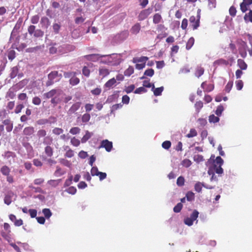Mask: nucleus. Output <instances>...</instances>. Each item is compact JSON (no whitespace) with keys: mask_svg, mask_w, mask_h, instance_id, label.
Returning a JSON list of instances; mask_svg holds the SVG:
<instances>
[{"mask_svg":"<svg viewBox=\"0 0 252 252\" xmlns=\"http://www.w3.org/2000/svg\"><path fill=\"white\" fill-rule=\"evenodd\" d=\"M149 58L147 57L142 56L134 58L132 60L133 63H135V67L137 69L141 70L145 67L146 63Z\"/></svg>","mask_w":252,"mask_h":252,"instance_id":"f03ea898","label":"nucleus"},{"mask_svg":"<svg viewBox=\"0 0 252 252\" xmlns=\"http://www.w3.org/2000/svg\"><path fill=\"white\" fill-rule=\"evenodd\" d=\"M204 68L201 66H198L195 69V75L197 77H199L204 74Z\"/></svg>","mask_w":252,"mask_h":252,"instance_id":"393cba45","label":"nucleus"},{"mask_svg":"<svg viewBox=\"0 0 252 252\" xmlns=\"http://www.w3.org/2000/svg\"><path fill=\"white\" fill-rule=\"evenodd\" d=\"M47 132L45 129H41L37 131V135L39 138L46 136Z\"/></svg>","mask_w":252,"mask_h":252,"instance_id":"72a5a7b5","label":"nucleus"},{"mask_svg":"<svg viewBox=\"0 0 252 252\" xmlns=\"http://www.w3.org/2000/svg\"><path fill=\"white\" fill-rule=\"evenodd\" d=\"M99 171L98 170V168L96 166L92 167L91 170V174L93 176H97L98 175Z\"/></svg>","mask_w":252,"mask_h":252,"instance_id":"bf43d9fd","label":"nucleus"},{"mask_svg":"<svg viewBox=\"0 0 252 252\" xmlns=\"http://www.w3.org/2000/svg\"><path fill=\"white\" fill-rule=\"evenodd\" d=\"M60 162L62 164L68 167H70L71 165V163L70 162V161L65 159H61L60 160Z\"/></svg>","mask_w":252,"mask_h":252,"instance_id":"69168bd1","label":"nucleus"},{"mask_svg":"<svg viewBox=\"0 0 252 252\" xmlns=\"http://www.w3.org/2000/svg\"><path fill=\"white\" fill-rule=\"evenodd\" d=\"M204 186V184L200 182H197L194 186L195 190L198 192H201L202 187Z\"/></svg>","mask_w":252,"mask_h":252,"instance_id":"ea45409f","label":"nucleus"},{"mask_svg":"<svg viewBox=\"0 0 252 252\" xmlns=\"http://www.w3.org/2000/svg\"><path fill=\"white\" fill-rule=\"evenodd\" d=\"M154 70L152 68H149L146 70L144 72V75L149 77H152L154 74Z\"/></svg>","mask_w":252,"mask_h":252,"instance_id":"a18cd8bd","label":"nucleus"},{"mask_svg":"<svg viewBox=\"0 0 252 252\" xmlns=\"http://www.w3.org/2000/svg\"><path fill=\"white\" fill-rule=\"evenodd\" d=\"M220 119L218 117L215 116L214 115H211L209 117L210 123H216L219 121Z\"/></svg>","mask_w":252,"mask_h":252,"instance_id":"a19ab883","label":"nucleus"},{"mask_svg":"<svg viewBox=\"0 0 252 252\" xmlns=\"http://www.w3.org/2000/svg\"><path fill=\"white\" fill-rule=\"evenodd\" d=\"M116 83V80L114 78H113L109 80L105 83V84H104V87L106 88L110 89V88L112 87V86L114 85Z\"/></svg>","mask_w":252,"mask_h":252,"instance_id":"cd10ccee","label":"nucleus"},{"mask_svg":"<svg viewBox=\"0 0 252 252\" xmlns=\"http://www.w3.org/2000/svg\"><path fill=\"white\" fill-rule=\"evenodd\" d=\"M200 18L199 15H198L197 17L191 16L189 18V22L193 30H196L199 27Z\"/></svg>","mask_w":252,"mask_h":252,"instance_id":"39448f33","label":"nucleus"},{"mask_svg":"<svg viewBox=\"0 0 252 252\" xmlns=\"http://www.w3.org/2000/svg\"><path fill=\"white\" fill-rule=\"evenodd\" d=\"M53 138L50 136H45L43 139V144L46 146H50L53 143Z\"/></svg>","mask_w":252,"mask_h":252,"instance_id":"bb28decb","label":"nucleus"},{"mask_svg":"<svg viewBox=\"0 0 252 252\" xmlns=\"http://www.w3.org/2000/svg\"><path fill=\"white\" fill-rule=\"evenodd\" d=\"M59 76L58 72L57 71H53L50 72L48 75V80L46 82V85L49 86L54 83V80Z\"/></svg>","mask_w":252,"mask_h":252,"instance_id":"9d476101","label":"nucleus"},{"mask_svg":"<svg viewBox=\"0 0 252 252\" xmlns=\"http://www.w3.org/2000/svg\"><path fill=\"white\" fill-rule=\"evenodd\" d=\"M194 43V38L192 37L189 38L187 43V44H186V49L187 50H189L192 47V46L193 45Z\"/></svg>","mask_w":252,"mask_h":252,"instance_id":"7c9ffc66","label":"nucleus"},{"mask_svg":"<svg viewBox=\"0 0 252 252\" xmlns=\"http://www.w3.org/2000/svg\"><path fill=\"white\" fill-rule=\"evenodd\" d=\"M18 72V67L17 66L13 67L12 68V71H11V72L10 75L11 78H15L17 76Z\"/></svg>","mask_w":252,"mask_h":252,"instance_id":"37998d69","label":"nucleus"},{"mask_svg":"<svg viewBox=\"0 0 252 252\" xmlns=\"http://www.w3.org/2000/svg\"><path fill=\"white\" fill-rule=\"evenodd\" d=\"M15 195L14 192L11 190L8 191L5 195L4 197V202L5 204L9 205L12 202V199Z\"/></svg>","mask_w":252,"mask_h":252,"instance_id":"9b49d317","label":"nucleus"},{"mask_svg":"<svg viewBox=\"0 0 252 252\" xmlns=\"http://www.w3.org/2000/svg\"><path fill=\"white\" fill-rule=\"evenodd\" d=\"M63 130L62 128L59 127H55L52 130L53 133L56 135L61 134L63 133Z\"/></svg>","mask_w":252,"mask_h":252,"instance_id":"5fc2aeb1","label":"nucleus"},{"mask_svg":"<svg viewBox=\"0 0 252 252\" xmlns=\"http://www.w3.org/2000/svg\"><path fill=\"white\" fill-rule=\"evenodd\" d=\"M141 29V25L139 23H137L134 24L130 29V32L133 34H137L139 33Z\"/></svg>","mask_w":252,"mask_h":252,"instance_id":"f3484780","label":"nucleus"},{"mask_svg":"<svg viewBox=\"0 0 252 252\" xmlns=\"http://www.w3.org/2000/svg\"><path fill=\"white\" fill-rule=\"evenodd\" d=\"M91 119V115L89 113H85L82 116L81 120L83 123H87Z\"/></svg>","mask_w":252,"mask_h":252,"instance_id":"e433bc0d","label":"nucleus"},{"mask_svg":"<svg viewBox=\"0 0 252 252\" xmlns=\"http://www.w3.org/2000/svg\"><path fill=\"white\" fill-rule=\"evenodd\" d=\"M162 18L161 15L159 13H156L153 16V23L158 24L162 22Z\"/></svg>","mask_w":252,"mask_h":252,"instance_id":"4be33fe9","label":"nucleus"},{"mask_svg":"<svg viewBox=\"0 0 252 252\" xmlns=\"http://www.w3.org/2000/svg\"><path fill=\"white\" fill-rule=\"evenodd\" d=\"M193 160L199 163L200 162H201L204 160L203 157L202 155H194L193 157Z\"/></svg>","mask_w":252,"mask_h":252,"instance_id":"3c124183","label":"nucleus"},{"mask_svg":"<svg viewBox=\"0 0 252 252\" xmlns=\"http://www.w3.org/2000/svg\"><path fill=\"white\" fill-rule=\"evenodd\" d=\"M81 105V102H77L73 104L67 111V114L69 115H71L74 114L77 111H78L80 108Z\"/></svg>","mask_w":252,"mask_h":252,"instance_id":"f8f14e48","label":"nucleus"},{"mask_svg":"<svg viewBox=\"0 0 252 252\" xmlns=\"http://www.w3.org/2000/svg\"><path fill=\"white\" fill-rule=\"evenodd\" d=\"M237 65L241 70H246L248 67L247 63L242 59H238L237 60Z\"/></svg>","mask_w":252,"mask_h":252,"instance_id":"aec40b11","label":"nucleus"},{"mask_svg":"<svg viewBox=\"0 0 252 252\" xmlns=\"http://www.w3.org/2000/svg\"><path fill=\"white\" fill-rule=\"evenodd\" d=\"M70 143L73 146L77 147L80 145V141L76 137H73L71 139Z\"/></svg>","mask_w":252,"mask_h":252,"instance_id":"79ce46f5","label":"nucleus"},{"mask_svg":"<svg viewBox=\"0 0 252 252\" xmlns=\"http://www.w3.org/2000/svg\"><path fill=\"white\" fill-rule=\"evenodd\" d=\"M79 82V79L76 77V76H74L73 77H71L69 80V83L72 85H76L78 84Z\"/></svg>","mask_w":252,"mask_h":252,"instance_id":"4c0bfd02","label":"nucleus"},{"mask_svg":"<svg viewBox=\"0 0 252 252\" xmlns=\"http://www.w3.org/2000/svg\"><path fill=\"white\" fill-rule=\"evenodd\" d=\"M113 147V144L112 142L108 140H103L101 142L100 148H104L108 152H110Z\"/></svg>","mask_w":252,"mask_h":252,"instance_id":"1a4fd4ad","label":"nucleus"},{"mask_svg":"<svg viewBox=\"0 0 252 252\" xmlns=\"http://www.w3.org/2000/svg\"><path fill=\"white\" fill-rule=\"evenodd\" d=\"M56 94V89H52L47 93L44 94L43 96L45 98H53Z\"/></svg>","mask_w":252,"mask_h":252,"instance_id":"b1692460","label":"nucleus"},{"mask_svg":"<svg viewBox=\"0 0 252 252\" xmlns=\"http://www.w3.org/2000/svg\"><path fill=\"white\" fill-rule=\"evenodd\" d=\"M93 135V133L89 132V131H86L85 134L82 138L81 141L82 143H84L86 142Z\"/></svg>","mask_w":252,"mask_h":252,"instance_id":"c85d7f7f","label":"nucleus"},{"mask_svg":"<svg viewBox=\"0 0 252 252\" xmlns=\"http://www.w3.org/2000/svg\"><path fill=\"white\" fill-rule=\"evenodd\" d=\"M134 89H135V86H134V85L132 84V85H131L126 87L125 89V91L127 94H129V93H131L132 92H133V90H134Z\"/></svg>","mask_w":252,"mask_h":252,"instance_id":"774afa93","label":"nucleus"},{"mask_svg":"<svg viewBox=\"0 0 252 252\" xmlns=\"http://www.w3.org/2000/svg\"><path fill=\"white\" fill-rule=\"evenodd\" d=\"M236 87L239 91L242 90L243 87V82L242 80H239L235 82Z\"/></svg>","mask_w":252,"mask_h":252,"instance_id":"4d7b16f0","label":"nucleus"},{"mask_svg":"<svg viewBox=\"0 0 252 252\" xmlns=\"http://www.w3.org/2000/svg\"><path fill=\"white\" fill-rule=\"evenodd\" d=\"M183 208V204L181 203H178L173 208L175 213H179Z\"/></svg>","mask_w":252,"mask_h":252,"instance_id":"8fccbe9b","label":"nucleus"},{"mask_svg":"<svg viewBox=\"0 0 252 252\" xmlns=\"http://www.w3.org/2000/svg\"><path fill=\"white\" fill-rule=\"evenodd\" d=\"M80 131V129L78 127H72L69 130V132L73 135L78 134Z\"/></svg>","mask_w":252,"mask_h":252,"instance_id":"680f3d73","label":"nucleus"},{"mask_svg":"<svg viewBox=\"0 0 252 252\" xmlns=\"http://www.w3.org/2000/svg\"><path fill=\"white\" fill-rule=\"evenodd\" d=\"M22 22H23V20L22 18H19L16 24H15L12 32H11V36L10 37V40H11L13 38V36H16L17 35V34L18 33V31L22 26Z\"/></svg>","mask_w":252,"mask_h":252,"instance_id":"0eeeda50","label":"nucleus"},{"mask_svg":"<svg viewBox=\"0 0 252 252\" xmlns=\"http://www.w3.org/2000/svg\"><path fill=\"white\" fill-rule=\"evenodd\" d=\"M244 20L246 21H250L252 22V10H250L249 12L247 14H246L244 16Z\"/></svg>","mask_w":252,"mask_h":252,"instance_id":"09e8293b","label":"nucleus"},{"mask_svg":"<svg viewBox=\"0 0 252 252\" xmlns=\"http://www.w3.org/2000/svg\"><path fill=\"white\" fill-rule=\"evenodd\" d=\"M198 215L199 212L196 210H194L190 217H187L184 219V223L188 226H191L193 224V221L198 218Z\"/></svg>","mask_w":252,"mask_h":252,"instance_id":"20e7f679","label":"nucleus"},{"mask_svg":"<svg viewBox=\"0 0 252 252\" xmlns=\"http://www.w3.org/2000/svg\"><path fill=\"white\" fill-rule=\"evenodd\" d=\"M152 9L151 8H148L147 9L142 10L140 11L138 16V20L141 21L145 20L152 13Z\"/></svg>","mask_w":252,"mask_h":252,"instance_id":"423d86ee","label":"nucleus"},{"mask_svg":"<svg viewBox=\"0 0 252 252\" xmlns=\"http://www.w3.org/2000/svg\"><path fill=\"white\" fill-rule=\"evenodd\" d=\"M65 191L69 194H74L76 192V189L74 187H70Z\"/></svg>","mask_w":252,"mask_h":252,"instance_id":"0e129e2a","label":"nucleus"},{"mask_svg":"<svg viewBox=\"0 0 252 252\" xmlns=\"http://www.w3.org/2000/svg\"><path fill=\"white\" fill-rule=\"evenodd\" d=\"M185 179L183 176H180L177 180V185L179 187H182L184 185Z\"/></svg>","mask_w":252,"mask_h":252,"instance_id":"c03bdc74","label":"nucleus"},{"mask_svg":"<svg viewBox=\"0 0 252 252\" xmlns=\"http://www.w3.org/2000/svg\"><path fill=\"white\" fill-rule=\"evenodd\" d=\"M195 108L197 112H199L200 109L203 107V104L201 101H197L194 105Z\"/></svg>","mask_w":252,"mask_h":252,"instance_id":"de8ad7c7","label":"nucleus"},{"mask_svg":"<svg viewBox=\"0 0 252 252\" xmlns=\"http://www.w3.org/2000/svg\"><path fill=\"white\" fill-rule=\"evenodd\" d=\"M65 95L63 91L60 89H56V94L51 100V103L56 105L58 103L61 102Z\"/></svg>","mask_w":252,"mask_h":252,"instance_id":"7ed1b4c3","label":"nucleus"},{"mask_svg":"<svg viewBox=\"0 0 252 252\" xmlns=\"http://www.w3.org/2000/svg\"><path fill=\"white\" fill-rule=\"evenodd\" d=\"M252 4V0H243L240 3V9L243 13L246 12L248 10V7Z\"/></svg>","mask_w":252,"mask_h":252,"instance_id":"ddd939ff","label":"nucleus"},{"mask_svg":"<svg viewBox=\"0 0 252 252\" xmlns=\"http://www.w3.org/2000/svg\"><path fill=\"white\" fill-rule=\"evenodd\" d=\"M186 196L187 197V199L189 201H191L194 199V194L191 191L188 192Z\"/></svg>","mask_w":252,"mask_h":252,"instance_id":"864d4df0","label":"nucleus"},{"mask_svg":"<svg viewBox=\"0 0 252 252\" xmlns=\"http://www.w3.org/2000/svg\"><path fill=\"white\" fill-rule=\"evenodd\" d=\"M0 233L4 239L10 242L12 236L10 225L7 222H4L3 224V229L0 231Z\"/></svg>","mask_w":252,"mask_h":252,"instance_id":"f257e3e1","label":"nucleus"},{"mask_svg":"<svg viewBox=\"0 0 252 252\" xmlns=\"http://www.w3.org/2000/svg\"><path fill=\"white\" fill-rule=\"evenodd\" d=\"M247 46L246 42L242 41V47L239 48V53L241 56L243 58H245L247 57V53L246 50V47Z\"/></svg>","mask_w":252,"mask_h":252,"instance_id":"4468645a","label":"nucleus"},{"mask_svg":"<svg viewBox=\"0 0 252 252\" xmlns=\"http://www.w3.org/2000/svg\"><path fill=\"white\" fill-rule=\"evenodd\" d=\"M163 89V87H160L156 89L154 88V89H152V90H153L154 94L155 96H159L161 94Z\"/></svg>","mask_w":252,"mask_h":252,"instance_id":"2f4dec72","label":"nucleus"},{"mask_svg":"<svg viewBox=\"0 0 252 252\" xmlns=\"http://www.w3.org/2000/svg\"><path fill=\"white\" fill-rule=\"evenodd\" d=\"M40 23L42 24V27L48 28L50 25V21L46 17H43L41 19Z\"/></svg>","mask_w":252,"mask_h":252,"instance_id":"c756f323","label":"nucleus"},{"mask_svg":"<svg viewBox=\"0 0 252 252\" xmlns=\"http://www.w3.org/2000/svg\"><path fill=\"white\" fill-rule=\"evenodd\" d=\"M2 123L6 126V129L7 132H10L13 129V123L10 119L4 120Z\"/></svg>","mask_w":252,"mask_h":252,"instance_id":"dca6fc26","label":"nucleus"},{"mask_svg":"<svg viewBox=\"0 0 252 252\" xmlns=\"http://www.w3.org/2000/svg\"><path fill=\"white\" fill-rule=\"evenodd\" d=\"M3 157L7 159H10L11 158L14 159L16 155L15 153L11 151H6L4 152Z\"/></svg>","mask_w":252,"mask_h":252,"instance_id":"5701e85b","label":"nucleus"},{"mask_svg":"<svg viewBox=\"0 0 252 252\" xmlns=\"http://www.w3.org/2000/svg\"><path fill=\"white\" fill-rule=\"evenodd\" d=\"M191 164V161L189 159H184L181 162V165L186 168L189 167Z\"/></svg>","mask_w":252,"mask_h":252,"instance_id":"f704fd0d","label":"nucleus"},{"mask_svg":"<svg viewBox=\"0 0 252 252\" xmlns=\"http://www.w3.org/2000/svg\"><path fill=\"white\" fill-rule=\"evenodd\" d=\"M41 102V99L38 96H35L32 98V102L33 104L39 105Z\"/></svg>","mask_w":252,"mask_h":252,"instance_id":"338daca9","label":"nucleus"},{"mask_svg":"<svg viewBox=\"0 0 252 252\" xmlns=\"http://www.w3.org/2000/svg\"><path fill=\"white\" fill-rule=\"evenodd\" d=\"M42 213H43L45 217L48 219L52 216V212L48 208H45L42 210Z\"/></svg>","mask_w":252,"mask_h":252,"instance_id":"473e14b6","label":"nucleus"},{"mask_svg":"<svg viewBox=\"0 0 252 252\" xmlns=\"http://www.w3.org/2000/svg\"><path fill=\"white\" fill-rule=\"evenodd\" d=\"M76 73L75 72H65L63 75L66 78H71L74 76H76Z\"/></svg>","mask_w":252,"mask_h":252,"instance_id":"052dcab7","label":"nucleus"},{"mask_svg":"<svg viewBox=\"0 0 252 252\" xmlns=\"http://www.w3.org/2000/svg\"><path fill=\"white\" fill-rule=\"evenodd\" d=\"M171 146V143L170 141H165L162 143V147L166 150H168Z\"/></svg>","mask_w":252,"mask_h":252,"instance_id":"603ef678","label":"nucleus"},{"mask_svg":"<svg viewBox=\"0 0 252 252\" xmlns=\"http://www.w3.org/2000/svg\"><path fill=\"white\" fill-rule=\"evenodd\" d=\"M23 133L27 138H32L35 133L34 128L32 126H27L24 128Z\"/></svg>","mask_w":252,"mask_h":252,"instance_id":"6e6552de","label":"nucleus"},{"mask_svg":"<svg viewBox=\"0 0 252 252\" xmlns=\"http://www.w3.org/2000/svg\"><path fill=\"white\" fill-rule=\"evenodd\" d=\"M99 54H91L86 56V58L90 61L95 62L97 61L100 57Z\"/></svg>","mask_w":252,"mask_h":252,"instance_id":"a878e982","label":"nucleus"},{"mask_svg":"<svg viewBox=\"0 0 252 252\" xmlns=\"http://www.w3.org/2000/svg\"><path fill=\"white\" fill-rule=\"evenodd\" d=\"M110 73L109 70L106 68H100L99 69V75L102 78L108 76Z\"/></svg>","mask_w":252,"mask_h":252,"instance_id":"412c9836","label":"nucleus"},{"mask_svg":"<svg viewBox=\"0 0 252 252\" xmlns=\"http://www.w3.org/2000/svg\"><path fill=\"white\" fill-rule=\"evenodd\" d=\"M237 10L234 6H231L229 9V13L230 16L234 17L236 16Z\"/></svg>","mask_w":252,"mask_h":252,"instance_id":"e2e57ef3","label":"nucleus"},{"mask_svg":"<svg viewBox=\"0 0 252 252\" xmlns=\"http://www.w3.org/2000/svg\"><path fill=\"white\" fill-rule=\"evenodd\" d=\"M197 132L196 130L194 128H191L190 129L189 132L188 134H187L186 136L188 138H191L197 136Z\"/></svg>","mask_w":252,"mask_h":252,"instance_id":"58836bf2","label":"nucleus"},{"mask_svg":"<svg viewBox=\"0 0 252 252\" xmlns=\"http://www.w3.org/2000/svg\"><path fill=\"white\" fill-rule=\"evenodd\" d=\"M15 51L13 50H10L8 53V58L9 60H13L15 58Z\"/></svg>","mask_w":252,"mask_h":252,"instance_id":"13d9d810","label":"nucleus"},{"mask_svg":"<svg viewBox=\"0 0 252 252\" xmlns=\"http://www.w3.org/2000/svg\"><path fill=\"white\" fill-rule=\"evenodd\" d=\"M134 72V68L132 66H129L127 69H126L125 72L124 74L126 76H130Z\"/></svg>","mask_w":252,"mask_h":252,"instance_id":"c9c22d12","label":"nucleus"},{"mask_svg":"<svg viewBox=\"0 0 252 252\" xmlns=\"http://www.w3.org/2000/svg\"><path fill=\"white\" fill-rule=\"evenodd\" d=\"M1 174L4 176H8L10 172V168L7 165L2 166L0 169Z\"/></svg>","mask_w":252,"mask_h":252,"instance_id":"6ab92c4d","label":"nucleus"},{"mask_svg":"<svg viewBox=\"0 0 252 252\" xmlns=\"http://www.w3.org/2000/svg\"><path fill=\"white\" fill-rule=\"evenodd\" d=\"M143 85L144 87L146 88H151L152 87V89H154L155 86L154 84H152L149 80H145L143 81Z\"/></svg>","mask_w":252,"mask_h":252,"instance_id":"6e6d98bb","label":"nucleus"},{"mask_svg":"<svg viewBox=\"0 0 252 252\" xmlns=\"http://www.w3.org/2000/svg\"><path fill=\"white\" fill-rule=\"evenodd\" d=\"M229 64V62L228 61L223 59H220L216 61H215L214 63V64L215 66H220V65H224L227 66Z\"/></svg>","mask_w":252,"mask_h":252,"instance_id":"2eb2a0df","label":"nucleus"},{"mask_svg":"<svg viewBox=\"0 0 252 252\" xmlns=\"http://www.w3.org/2000/svg\"><path fill=\"white\" fill-rule=\"evenodd\" d=\"M44 153L47 157L51 158L53 155V148L51 146H46L44 148Z\"/></svg>","mask_w":252,"mask_h":252,"instance_id":"a211bd4d","label":"nucleus"},{"mask_svg":"<svg viewBox=\"0 0 252 252\" xmlns=\"http://www.w3.org/2000/svg\"><path fill=\"white\" fill-rule=\"evenodd\" d=\"M233 85V82L232 81H229L227 84H226L225 87V91L226 93H229L231 91Z\"/></svg>","mask_w":252,"mask_h":252,"instance_id":"49530a36","label":"nucleus"}]
</instances>
